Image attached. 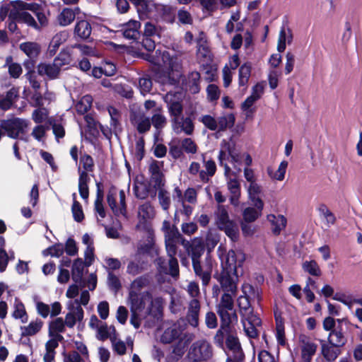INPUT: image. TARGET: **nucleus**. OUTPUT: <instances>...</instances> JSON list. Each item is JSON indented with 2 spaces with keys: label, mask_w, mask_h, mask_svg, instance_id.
I'll use <instances>...</instances> for the list:
<instances>
[{
  "label": "nucleus",
  "mask_w": 362,
  "mask_h": 362,
  "mask_svg": "<svg viewBox=\"0 0 362 362\" xmlns=\"http://www.w3.org/2000/svg\"><path fill=\"white\" fill-rule=\"evenodd\" d=\"M162 298H153L149 291L137 293L129 291L128 305L131 311L130 323L138 329L141 326V320L153 313L160 312L162 306Z\"/></svg>",
  "instance_id": "nucleus-1"
},
{
  "label": "nucleus",
  "mask_w": 362,
  "mask_h": 362,
  "mask_svg": "<svg viewBox=\"0 0 362 362\" xmlns=\"http://www.w3.org/2000/svg\"><path fill=\"white\" fill-rule=\"evenodd\" d=\"M245 260L241 252L228 251L224 260H222V271L217 277L224 293H236L238 268Z\"/></svg>",
  "instance_id": "nucleus-2"
},
{
  "label": "nucleus",
  "mask_w": 362,
  "mask_h": 362,
  "mask_svg": "<svg viewBox=\"0 0 362 362\" xmlns=\"http://www.w3.org/2000/svg\"><path fill=\"white\" fill-rule=\"evenodd\" d=\"M215 224L217 228L224 231L226 235L233 242L239 237L238 224L229 217L227 209L224 206L219 205L214 214Z\"/></svg>",
  "instance_id": "nucleus-3"
},
{
  "label": "nucleus",
  "mask_w": 362,
  "mask_h": 362,
  "mask_svg": "<svg viewBox=\"0 0 362 362\" xmlns=\"http://www.w3.org/2000/svg\"><path fill=\"white\" fill-rule=\"evenodd\" d=\"M29 125L30 122L28 119L16 117L4 119L0 123L1 128L8 137L14 139L20 138L25 141H28V138L24 134Z\"/></svg>",
  "instance_id": "nucleus-4"
},
{
  "label": "nucleus",
  "mask_w": 362,
  "mask_h": 362,
  "mask_svg": "<svg viewBox=\"0 0 362 362\" xmlns=\"http://www.w3.org/2000/svg\"><path fill=\"white\" fill-rule=\"evenodd\" d=\"M204 252V246L202 242L197 238H195L187 248V252L192 258L194 273L202 279L204 285H207L211 279V273L208 271L202 270L200 257Z\"/></svg>",
  "instance_id": "nucleus-5"
},
{
  "label": "nucleus",
  "mask_w": 362,
  "mask_h": 362,
  "mask_svg": "<svg viewBox=\"0 0 362 362\" xmlns=\"http://www.w3.org/2000/svg\"><path fill=\"white\" fill-rule=\"evenodd\" d=\"M187 356L190 362H206L212 358L213 348L206 340H198L191 345Z\"/></svg>",
  "instance_id": "nucleus-6"
},
{
  "label": "nucleus",
  "mask_w": 362,
  "mask_h": 362,
  "mask_svg": "<svg viewBox=\"0 0 362 362\" xmlns=\"http://www.w3.org/2000/svg\"><path fill=\"white\" fill-rule=\"evenodd\" d=\"M202 157L203 159H204V156H203ZM204 165L205 170H201V165L199 163L192 162L188 171L192 176L198 175L201 182L206 183L216 173V165L215 162L212 160H204Z\"/></svg>",
  "instance_id": "nucleus-7"
},
{
  "label": "nucleus",
  "mask_w": 362,
  "mask_h": 362,
  "mask_svg": "<svg viewBox=\"0 0 362 362\" xmlns=\"http://www.w3.org/2000/svg\"><path fill=\"white\" fill-rule=\"evenodd\" d=\"M107 200L109 206L115 215L125 214L126 203L124 190H118L115 187H111L107 196Z\"/></svg>",
  "instance_id": "nucleus-8"
},
{
  "label": "nucleus",
  "mask_w": 362,
  "mask_h": 362,
  "mask_svg": "<svg viewBox=\"0 0 362 362\" xmlns=\"http://www.w3.org/2000/svg\"><path fill=\"white\" fill-rule=\"evenodd\" d=\"M186 321L193 327H197L199 323L201 301L197 299H189L186 306Z\"/></svg>",
  "instance_id": "nucleus-9"
},
{
  "label": "nucleus",
  "mask_w": 362,
  "mask_h": 362,
  "mask_svg": "<svg viewBox=\"0 0 362 362\" xmlns=\"http://www.w3.org/2000/svg\"><path fill=\"white\" fill-rule=\"evenodd\" d=\"M172 123L173 131L177 134L184 133L186 135H192L194 132V125L190 117H177L173 118Z\"/></svg>",
  "instance_id": "nucleus-10"
},
{
  "label": "nucleus",
  "mask_w": 362,
  "mask_h": 362,
  "mask_svg": "<svg viewBox=\"0 0 362 362\" xmlns=\"http://www.w3.org/2000/svg\"><path fill=\"white\" fill-rule=\"evenodd\" d=\"M154 215V209L150 203L146 202L141 205L138 209L139 223L136 227L138 228H143L150 230L146 223L148 221L152 219Z\"/></svg>",
  "instance_id": "nucleus-11"
},
{
  "label": "nucleus",
  "mask_w": 362,
  "mask_h": 362,
  "mask_svg": "<svg viewBox=\"0 0 362 362\" xmlns=\"http://www.w3.org/2000/svg\"><path fill=\"white\" fill-rule=\"evenodd\" d=\"M178 240L179 239L164 240L166 252L169 257L168 263L170 264L173 274H177L178 272V262L175 258L177 249V243Z\"/></svg>",
  "instance_id": "nucleus-12"
},
{
  "label": "nucleus",
  "mask_w": 362,
  "mask_h": 362,
  "mask_svg": "<svg viewBox=\"0 0 362 362\" xmlns=\"http://www.w3.org/2000/svg\"><path fill=\"white\" fill-rule=\"evenodd\" d=\"M241 321L246 335L250 338H255L257 336L256 327L260 325V319L254 314L242 317Z\"/></svg>",
  "instance_id": "nucleus-13"
},
{
  "label": "nucleus",
  "mask_w": 362,
  "mask_h": 362,
  "mask_svg": "<svg viewBox=\"0 0 362 362\" xmlns=\"http://www.w3.org/2000/svg\"><path fill=\"white\" fill-rule=\"evenodd\" d=\"M10 4L12 8L10 11L9 18L13 19L19 17L21 12H26L27 10L35 11L37 7V3H26L21 0L11 1Z\"/></svg>",
  "instance_id": "nucleus-14"
},
{
  "label": "nucleus",
  "mask_w": 362,
  "mask_h": 362,
  "mask_svg": "<svg viewBox=\"0 0 362 362\" xmlns=\"http://www.w3.org/2000/svg\"><path fill=\"white\" fill-rule=\"evenodd\" d=\"M156 56H148L146 59L151 63L161 66L163 65L168 68L173 69L174 68V59L170 57V54L167 51H161L158 49L156 51Z\"/></svg>",
  "instance_id": "nucleus-15"
},
{
  "label": "nucleus",
  "mask_w": 362,
  "mask_h": 362,
  "mask_svg": "<svg viewBox=\"0 0 362 362\" xmlns=\"http://www.w3.org/2000/svg\"><path fill=\"white\" fill-rule=\"evenodd\" d=\"M226 344L229 351L232 352V356L235 358V360H243L244 354L242 351L240 344L237 337L231 334H228L226 339Z\"/></svg>",
  "instance_id": "nucleus-16"
},
{
  "label": "nucleus",
  "mask_w": 362,
  "mask_h": 362,
  "mask_svg": "<svg viewBox=\"0 0 362 362\" xmlns=\"http://www.w3.org/2000/svg\"><path fill=\"white\" fill-rule=\"evenodd\" d=\"M141 27V23L138 21H129L128 23L122 25L121 31L123 36L129 40H136L139 36V29Z\"/></svg>",
  "instance_id": "nucleus-17"
},
{
  "label": "nucleus",
  "mask_w": 362,
  "mask_h": 362,
  "mask_svg": "<svg viewBox=\"0 0 362 362\" xmlns=\"http://www.w3.org/2000/svg\"><path fill=\"white\" fill-rule=\"evenodd\" d=\"M165 103L168 104V110L173 118L182 117V105L181 103L175 100V95L172 93H168L164 98Z\"/></svg>",
  "instance_id": "nucleus-18"
},
{
  "label": "nucleus",
  "mask_w": 362,
  "mask_h": 362,
  "mask_svg": "<svg viewBox=\"0 0 362 362\" xmlns=\"http://www.w3.org/2000/svg\"><path fill=\"white\" fill-rule=\"evenodd\" d=\"M321 352L324 358L329 362L334 361L340 354L339 346L332 345L325 340H321Z\"/></svg>",
  "instance_id": "nucleus-19"
},
{
  "label": "nucleus",
  "mask_w": 362,
  "mask_h": 362,
  "mask_svg": "<svg viewBox=\"0 0 362 362\" xmlns=\"http://www.w3.org/2000/svg\"><path fill=\"white\" fill-rule=\"evenodd\" d=\"M60 70L54 61L52 63H41L37 66L38 74L46 76L50 79L57 78Z\"/></svg>",
  "instance_id": "nucleus-20"
},
{
  "label": "nucleus",
  "mask_w": 362,
  "mask_h": 362,
  "mask_svg": "<svg viewBox=\"0 0 362 362\" xmlns=\"http://www.w3.org/2000/svg\"><path fill=\"white\" fill-rule=\"evenodd\" d=\"M19 88L13 87L0 98V108L3 110H9L18 98Z\"/></svg>",
  "instance_id": "nucleus-21"
},
{
  "label": "nucleus",
  "mask_w": 362,
  "mask_h": 362,
  "mask_svg": "<svg viewBox=\"0 0 362 362\" xmlns=\"http://www.w3.org/2000/svg\"><path fill=\"white\" fill-rule=\"evenodd\" d=\"M227 187L230 194V201L231 204L238 206L240 196V185L235 176L228 178Z\"/></svg>",
  "instance_id": "nucleus-22"
},
{
  "label": "nucleus",
  "mask_w": 362,
  "mask_h": 362,
  "mask_svg": "<svg viewBox=\"0 0 362 362\" xmlns=\"http://www.w3.org/2000/svg\"><path fill=\"white\" fill-rule=\"evenodd\" d=\"M11 316L16 320H20L22 323H25L28 320V315L26 313L24 304L21 300L15 298L12 305Z\"/></svg>",
  "instance_id": "nucleus-23"
},
{
  "label": "nucleus",
  "mask_w": 362,
  "mask_h": 362,
  "mask_svg": "<svg viewBox=\"0 0 362 362\" xmlns=\"http://www.w3.org/2000/svg\"><path fill=\"white\" fill-rule=\"evenodd\" d=\"M83 318V310L81 306L73 307L71 310L65 316L64 323L66 326L72 328L76 321H81Z\"/></svg>",
  "instance_id": "nucleus-24"
},
{
  "label": "nucleus",
  "mask_w": 362,
  "mask_h": 362,
  "mask_svg": "<svg viewBox=\"0 0 362 362\" xmlns=\"http://www.w3.org/2000/svg\"><path fill=\"white\" fill-rule=\"evenodd\" d=\"M161 231L164 235V240L180 239L181 234L175 224H172L169 220H164L162 223Z\"/></svg>",
  "instance_id": "nucleus-25"
},
{
  "label": "nucleus",
  "mask_w": 362,
  "mask_h": 362,
  "mask_svg": "<svg viewBox=\"0 0 362 362\" xmlns=\"http://www.w3.org/2000/svg\"><path fill=\"white\" fill-rule=\"evenodd\" d=\"M233 309L217 308V313L221 321V326H223V327H230L231 323L237 322L238 316L236 313L235 312L230 313V311H233Z\"/></svg>",
  "instance_id": "nucleus-26"
},
{
  "label": "nucleus",
  "mask_w": 362,
  "mask_h": 362,
  "mask_svg": "<svg viewBox=\"0 0 362 362\" xmlns=\"http://www.w3.org/2000/svg\"><path fill=\"white\" fill-rule=\"evenodd\" d=\"M267 220L272 226V232L275 235L280 234L286 226V218L283 215L269 214L267 216Z\"/></svg>",
  "instance_id": "nucleus-27"
},
{
  "label": "nucleus",
  "mask_w": 362,
  "mask_h": 362,
  "mask_svg": "<svg viewBox=\"0 0 362 362\" xmlns=\"http://www.w3.org/2000/svg\"><path fill=\"white\" fill-rule=\"evenodd\" d=\"M235 117L233 113H226L217 118V132H224L234 126Z\"/></svg>",
  "instance_id": "nucleus-28"
},
{
  "label": "nucleus",
  "mask_w": 362,
  "mask_h": 362,
  "mask_svg": "<svg viewBox=\"0 0 362 362\" xmlns=\"http://www.w3.org/2000/svg\"><path fill=\"white\" fill-rule=\"evenodd\" d=\"M317 344L311 341H303L301 357L303 362H310L317 350Z\"/></svg>",
  "instance_id": "nucleus-29"
},
{
  "label": "nucleus",
  "mask_w": 362,
  "mask_h": 362,
  "mask_svg": "<svg viewBox=\"0 0 362 362\" xmlns=\"http://www.w3.org/2000/svg\"><path fill=\"white\" fill-rule=\"evenodd\" d=\"M327 341L335 346H342L346 344V339L341 332V327H337L329 332Z\"/></svg>",
  "instance_id": "nucleus-30"
},
{
  "label": "nucleus",
  "mask_w": 362,
  "mask_h": 362,
  "mask_svg": "<svg viewBox=\"0 0 362 362\" xmlns=\"http://www.w3.org/2000/svg\"><path fill=\"white\" fill-rule=\"evenodd\" d=\"M200 74L197 71L191 72L186 81V89L191 93L195 94L199 92Z\"/></svg>",
  "instance_id": "nucleus-31"
},
{
  "label": "nucleus",
  "mask_w": 362,
  "mask_h": 362,
  "mask_svg": "<svg viewBox=\"0 0 362 362\" xmlns=\"http://www.w3.org/2000/svg\"><path fill=\"white\" fill-rule=\"evenodd\" d=\"M155 8L160 18L169 23H172L174 20V8L169 5L156 4Z\"/></svg>",
  "instance_id": "nucleus-32"
},
{
  "label": "nucleus",
  "mask_w": 362,
  "mask_h": 362,
  "mask_svg": "<svg viewBox=\"0 0 362 362\" xmlns=\"http://www.w3.org/2000/svg\"><path fill=\"white\" fill-rule=\"evenodd\" d=\"M42 325L43 322L40 320L31 321L28 325L21 327V336L28 337L36 334L41 329Z\"/></svg>",
  "instance_id": "nucleus-33"
},
{
  "label": "nucleus",
  "mask_w": 362,
  "mask_h": 362,
  "mask_svg": "<svg viewBox=\"0 0 362 362\" xmlns=\"http://www.w3.org/2000/svg\"><path fill=\"white\" fill-rule=\"evenodd\" d=\"M85 263L81 258L74 261L71 269L72 279L76 283H80L83 278Z\"/></svg>",
  "instance_id": "nucleus-34"
},
{
  "label": "nucleus",
  "mask_w": 362,
  "mask_h": 362,
  "mask_svg": "<svg viewBox=\"0 0 362 362\" xmlns=\"http://www.w3.org/2000/svg\"><path fill=\"white\" fill-rule=\"evenodd\" d=\"M5 67H8V74L11 77L18 78L22 74L23 69L21 64L13 62L11 56L6 58Z\"/></svg>",
  "instance_id": "nucleus-35"
},
{
  "label": "nucleus",
  "mask_w": 362,
  "mask_h": 362,
  "mask_svg": "<svg viewBox=\"0 0 362 362\" xmlns=\"http://www.w3.org/2000/svg\"><path fill=\"white\" fill-rule=\"evenodd\" d=\"M76 17L75 11L69 8H64L57 17L58 23L62 26L71 24Z\"/></svg>",
  "instance_id": "nucleus-36"
},
{
  "label": "nucleus",
  "mask_w": 362,
  "mask_h": 362,
  "mask_svg": "<svg viewBox=\"0 0 362 362\" xmlns=\"http://www.w3.org/2000/svg\"><path fill=\"white\" fill-rule=\"evenodd\" d=\"M155 264L156 265L157 269L160 274H169L171 276L175 278L179 276L180 271L177 274H173L172 272L170 264L165 260V259L163 257H159L156 259Z\"/></svg>",
  "instance_id": "nucleus-37"
},
{
  "label": "nucleus",
  "mask_w": 362,
  "mask_h": 362,
  "mask_svg": "<svg viewBox=\"0 0 362 362\" xmlns=\"http://www.w3.org/2000/svg\"><path fill=\"white\" fill-rule=\"evenodd\" d=\"M20 49L22 50L28 57L33 59L37 57L40 52V45L36 42H27L21 44Z\"/></svg>",
  "instance_id": "nucleus-38"
},
{
  "label": "nucleus",
  "mask_w": 362,
  "mask_h": 362,
  "mask_svg": "<svg viewBox=\"0 0 362 362\" xmlns=\"http://www.w3.org/2000/svg\"><path fill=\"white\" fill-rule=\"evenodd\" d=\"M151 277L148 274H144L135 279L131 284L130 291H138L148 286L151 282Z\"/></svg>",
  "instance_id": "nucleus-39"
},
{
  "label": "nucleus",
  "mask_w": 362,
  "mask_h": 362,
  "mask_svg": "<svg viewBox=\"0 0 362 362\" xmlns=\"http://www.w3.org/2000/svg\"><path fill=\"white\" fill-rule=\"evenodd\" d=\"M91 26L87 21H81L75 26L74 32L82 39H87L91 34Z\"/></svg>",
  "instance_id": "nucleus-40"
},
{
  "label": "nucleus",
  "mask_w": 362,
  "mask_h": 362,
  "mask_svg": "<svg viewBox=\"0 0 362 362\" xmlns=\"http://www.w3.org/2000/svg\"><path fill=\"white\" fill-rule=\"evenodd\" d=\"M287 167L288 162L286 160H283L281 162L278 169L276 171H274L272 168L269 167L267 168V173L272 179L281 181L284 179Z\"/></svg>",
  "instance_id": "nucleus-41"
},
{
  "label": "nucleus",
  "mask_w": 362,
  "mask_h": 362,
  "mask_svg": "<svg viewBox=\"0 0 362 362\" xmlns=\"http://www.w3.org/2000/svg\"><path fill=\"white\" fill-rule=\"evenodd\" d=\"M292 41V35L289 29L282 28L279 33L277 49L279 52H282L286 49V42L290 44Z\"/></svg>",
  "instance_id": "nucleus-42"
},
{
  "label": "nucleus",
  "mask_w": 362,
  "mask_h": 362,
  "mask_svg": "<svg viewBox=\"0 0 362 362\" xmlns=\"http://www.w3.org/2000/svg\"><path fill=\"white\" fill-rule=\"evenodd\" d=\"M133 122L136 125L137 131L141 134L148 132L151 128V121L145 115L134 116Z\"/></svg>",
  "instance_id": "nucleus-43"
},
{
  "label": "nucleus",
  "mask_w": 362,
  "mask_h": 362,
  "mask_svg": "<svg viewBox=\"0 0 362 362\" xmlns=\"http://www.w3.org/2000/svg\"><path fill=\"white\" fill-rule=\"evenodd\" d=\"M66 33H59L52 37L48 47V52L50 56H53L56 53L59 47L66 40Z\"/></svg>",
  "instance_id": "nucleus-44"
},
{
  "label": "nucleus",
  "mask_w": 362,
  "mask_h": 362,
  "mask_svg": "<svg viewBox=\"0 0 362 362\" xmlns=\"http://www.w3.org/2000/svg\"><path fill=\"white\" fill-rule=\"evenodd\" d=\"M93 98L90 95H86L78 101L75 105L76 111L80 115H84L92 106Z\"/></svg>",
  "instance_id": "nucleus-45"
},
{
  "label": "nucleus",
  "mask_w": 362,
  "mask_h": 362,
  "mask_svg": "<svg viewBox=\"0 0 362 362\" xmlns=\"http://www.w3.org/2000/svg\"><path fill=\"white\" fill-rule=\"evenodd\" d=\"M250 301L251 300L246 298L243 295L240 296L238 298V304L240 308L241 317L254 315L253 309L250 305Z\"/></svg>",
  "instance_id": "nucleus-46"
},
{
  "label": "nucleus",
  "mask_w": 362,
  "mask_h": 362,
  "mask_svg": "<svg viewBox=\"0 0 362 362\" xmlns=\"http://www.w3.org/2000/svg\"><path fill=\"white\" fill-rule=\"evenodd\" d=\"M251 65L248 63L243 64L239 69L238 83L240 86L246 88L251 74Z\"/></svg>",
  "instance_id": "nucleus-47"
},
{
  "label": "nucleus",
  "mask_w": 362,
  "mask_h": 362,
  "mask_svg": "<svg viewBox=\"0 0 362 362\" xmlns=\"http://www.w3.org/2000/svg\"><path fill=\"white\" fill-rule=\"evenodd\" d=\"M242 291L243 296L246 298H249L251 300H257L259 302L260 300V293L259 288H254L252 286L248 284H245L242 286Z\"/></svg>",
  "instance_id": "nucleus-48"
},
{
  "label": "nucleus",
  "mask_w": 362,
  "mask_h": 362,
  "mask_svg": "<svg viewBox=\"0 0 362 362\" xmlns=\"http://www.w3.org/2000/svg\"><path fill=\"white\" fill-rule=\"evenodd\" d=\"M144 270V263L139 259L129 261L127 267V273L132 276L138 275Z\"/></svg>",
  "instance_id": "nucleus-49"
},
{
  "label": "nucleus",
  "mask_w": 362,
  "mask_h": 362,
  "mask_svg": "<svg viewBox=\"0 0 362 362\" xmlns=\"http://www.w3.org/2000/svg\"><path fill=\"white\" fill-rule=\"evenodd\" d=\"M197 52L199 56L209 59L211 58V52L206 44L204 34L201 33L199 39H197Z\"/></svg>",
  "instance_id": "nucleus-50"
},
{
  "label": "nucleus",
  "mask_w": 362,
  "mask_h": 362,
  "mask_svg": "<svg viewBox=\"0 0 362 362\" xmlns=\"http://www.w3.org/2000/svg\"><path fill=\"white\" fill-rule=\"evenodd\" d=\"M49 127L43 124H37L32 130L31 136L37 141L44 143L46 139Z\"/></svg>",
  "instance_id": "nucleus-51"
},
{
  "label": "nucleus",
  "mask_w": 362,
  "mask_h": 362,
  "mask_svg": "<svg viewBox=\"0 0 362 362\" xmlns=\"http://www.w3.org/2000/svg\"><path fill=\"white\" fill-rule=\"evenodd\" d=\"M318 211L320 216H322L325 220V223L327 226H329L334 224L336 221L335 216L326 205L321 204L318 208Z\"/></svg>",
  "instance_id": "nucleus-52"
},
{
  "label": "nucleus",
  "mask_w": 362,
  "mask_h": 362,
  "mask_svg": "<svg viewBox=\"0 0 362 362\" xmlns=\"http://www.w3.org/2000/svg\"><path fill=\"white\" fill-rule=\"evenodd\" d=\"M114 327H107L105 323H100V327L97 329V339L101 341H104L107 338L112 337L111 336L112 332H115Z\"/></svg>",
  "instance_id": "nucleus-53"
},
{
  "label": "nucleus",
  "mask_w": 362,
  "mask_h": 362,
  "mask_svg": "<svg viewBox=\"0 0 362 362\" xmlns=\"http://www.w3.org/2000/svg\"><path fill=\"white\" fill-rule=\"evenodd\" d=\"M189 299H201L199 286L196 281H189L185 288Z\"/></svg>",
  "instance_id": "nucleus-54"
},
{
  "label": "nucleus",
  "mask_w": 362,
  "mask_h": 362,
  "mask_svg": "<svg viewBox=\"0 0 362 362\" xmlns=\"http://www.w3.org/2000/svg\"><path fill=\"white\" fill-rule=\"evenodd\" d=\"M230 327H223V326H221L220 329L216 332V334H215L214 337V344L221 348L223 349L224 347V341L226 338V334L228 336V334H230Z\"/></svg>",
  "instance_id": "nucleus-55"
},
{
  "label": "nucleus",
  "mask_w": 362,
  "mask_h": 362,
  "mask_svg": "<svg viewBox=\"0 0 362 362\" xmlns=\"http://www.w3.org/2000/svg\"><path fill=\"white\" fill-rule=\"evenodd\" d=\"M49 112L44 107H37L32 113V119L38 124H42L48 117Z\"/></svg>",
  "instance_id": "nucleus-56"
},
{
  "label": "nucleus",
  "mask_w": 362,
  "mask_h": 362,
  "mask_svg": "<svg viewBox=\"0 0 362 362\" xmlns=\"http://www.w3.org/2000/svg\"><path fill=\"white\" fill-rule=\"evenodd\" d=\"M98 190L96 199L95 200L94 208L95 211L99 214L101 218H104L105 216V211L103 207V192L99 187V184H97Z\"/></svg>",
  "instance_id": "nucleus-57"
},
{
  "label": "nucleus",
  "mask_w": 362,
  "mask_h": 362,
  "mask_svg": "<svg viewBox=\"0 0 362 362\" xmlns=\"http://www.w3.org/2000/svg\"><path fill=\"white\" fill-rule=\"evenodd\" d=\"M66 325L62 317H57L49 323V334L53 333H62L65 332Z\"/></svg>",
  "instance_id": "nucleus-58"
},
{
  "label": "nucleus",
  "mask_w": 362,
  "mask_h": 362,
  "mask_svg": "<svg viewBox=\"0 0 362 362\" xmlns=\"http://www.w3.org/2000/svg\"><path fill=\"white\" fill-rule=\"evenodd\" d=\"M148 240L146 243L139 244L137 247V252L138 254H145L150 252L152 250L154 249V241L153 237V231L151 230H148Z\"/></svg>",
  "instance_id": "nucleus-59"
},
{
  "label": "nucleus",
  "mask_w": 362,
  "mask_h": 362,
  "mask_svg": "<svg viewBox=\"0 0 362 362\" xmlns=\"http://www.w3.org/2000/svg\"><path fill=\"white\" fill-rule=\"evenodd\" d=\"M159 204L164 211H168L171 200L170 194L164 189H160L158 194Z\"/></svg>",
  "instance_id": "nucleus-60"
},
{
  "label": "nucleus",
  "mask_w": 362,
  "mask_h": 362,
  "mask_svg": "<svg viewBox=\"0 0 362 362\" xmlns=\"http://www.w3.org/2000/svg\"><path fill=\"white\" fill-rule=\"evenodd\" d=\"M54 62L61 69L63 66L69 65L72 62L71 54L68 51H62L54 59Z\"/></svg>",
  "instance_id": "nucleus-61"
},
{
  "label": "nucleus",
  "mask_w": 362,
  "mask_h": 362,
  "mask_svg": "<svg viewBox=\"0 0 362 362\" xmlns=\"http://www.w3.org/2000/svg\"><path fill=\"white\" fill-rule=\"evenodd\" d=\"M199 121L202 122L209 130L217 132V119L214 118L211 115H202L200 117H199Z\"/></svg>",
  "instance_id": "nucleus-62"
},
{
  "label": "nucleus",
  "mask_w": 362,
  "mask_h": 362,
  "mask_svg": "<svg viewBox=\"0 0 362 362\" xmlns=\"http://www.w3.org/2000/svg\"><path fill=\"white\" fill-rule=\"evenodd\" d=\"M15 255L13 252H9V255L3 248H0V272L6 270L9 260H13Z\"/></svg>",
  "instance_id": "nucleus-63"
},
{
  "label": "nucleus",
  "mask_w": 362,
  "mask_h": 362,
  "mask_svg": "<svg viewBox=\"0 0 362 362\" xmlns=\"http://www.w3.org/2000/svg\"><path fill=\"white\" fill-rule=\"evenodd\" d=\"M303 268L310 275L318 276L321 274L320 269L317 263L314 260L305 261L303 264Z\"/></svg>",
  "instance_id": "nucleus-64"
}]
</instances>
